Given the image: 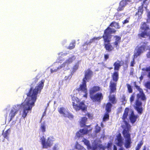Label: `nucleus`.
Segmentation results:
<instances>
[{
  "mask_svg": "<svg viewBox=\"0 0 150 150\" xmlns=\"http://www.w3.org/2000/svg\"><path fill=\"white\" fill-rule=\"evenodd\" d=\"M45 81L44 79L41 80L34 88L31 86L26 94L27 97L24 102L20 105H17L18 107H22L23 109L22 115L23 117L25 118L26 116L29 111L31 112L37 99L38 94L40 93L43 88Z\"/></svg>",
  "mask_w": 150,
  "mask_h": 150,
  "instance_id": "obj_1",
  "label": "nucleus"
},
{
  "mask_svg": "<svg viewBox=\"0 0 150 150\" xmlns=\"http://www.w3.org/2000/svg\"><path fill=\"white\" fill-rule=\"evenodd\" d=\"M129 111V108H126L122 117V119L125 122V127L122 130V134L124 137L125 138L124 146L126 149L130 148L132 143L131 134L129 133V131L131 130V126L125 120L128 116Z\"/></svg>",
  "mask_w": 150,
  "mask_h": 150,
  "instance_id": "obj_2",
  "label": "nucleus"
},
{
  "mask_svg": "<svg viewBox=\"0 0 150 150\" xmlns=\"http://www.w3.org/2000/svg\"><path fill=\"white\" fill-rule=\"evenodd\" d=\"M133 83L134 86L139 92V93L137 94V98L135 101L133 107L139 114L141 115L143 110L142 101L145 103L147 98L143 90L139 86L137 85L136 82H133Z\"/></svg>",
  "mask_w": 150,
  "mask_h": 150,
  "instance_id": "obj_3",
  "label": "nucleus"
},
{
  "mask_svg": "<svg viewBox=\"0 0 150 150\" xmlns=\"http://www.w3.org/2000/svg\"><path fill=\"white\" fill-rule=\"evenodd\" d=\"M116 31L114 29L108 27L104 30V34L102 36V38L103 39L104 47L106 50L109 52H111L114 49V46L111 45L110 43L111 38L110 35L115 33Z\"/></svg>",
  "mask_w": 150,
  "mask_h": 150,
  "instance_id": "obj_4",
  "label": "nucleus"
},
{
  "mask_svg": "<svg viewBox=\"0 0 150 150\" xmlns=\"http://www.w3.org/2000/svg\"><path fill=\"white\" fill-rule=\"evenodd\" d=\"M140 29L142 30L138 34V37L141 39L148 38L150 41V28L149 26L146 22H143L141 24Z\"/></svg>",
  "mask_w": 150,
  "mask_h": 150,
  "instance_id": "obj_5",
  "label": "nucleus"
},
{
  "mask_svg": "<svg viewBox=\"0 0 150 150\" xmlns=\"http://www.w3.org/2000/svg\"><path fill=\"white\" fill-rule=\"evenodd\" d=\"M87 118L86 117H82L80 122V125L81 127H85V129H80L76 134V135L77 137H79L83 136V135L86 134L91 132L92 129H90L89 130L88 129V127H90V126H86V123L87 120Z\"/></svg>",
  "mask_w": 150,
  "mask_h": 150,
  "instance_id": "obj_6",
  "label": "nucleus"
},
{
  "mask_svg": "<svg viewBox=\"0 0 150 150\" xmlns=\"http://www.w3.org/2000/svg\"><path fill=\"white\" fill-rule=\"evenodd\" d=\"M73 108L76 111L81 110L83 111L87 110V107L85 104L84 102L80 101V100L77 97L72 99Z\"/></svg>",
  "mask_w": 150,
  "mask_h": 150,
  "instance_id": "obj_7",
  "label": "nucleus"
},
{
  "mask_svg": "<svg viewBox=\"0 0 150 150\" xmlns=\"http://www.w3.org/2000/svg\"><path fill=\"white\" fill-rule=\"evenodd\" d=\"M42 148L48 149L53 144V142L55 141V139L53 136H50L47 139V140L44 136H42L40 139Z\"/></svg>",
  "mask_w": 150,
  "mask_h": 150,
  "instance_id": "obj_8",
  "label": "nucleus"
},
{
  "mask_svg": "<svg viewBox=\"0 0 150 150\" xmlns=\"http://www.w3.org/2000/svg\"><path fill=\"white\" fill-rule=\"evenodd\" d=\"M147 43L148 42H140V46L136 49V51L134 52L136 56H140L144 52L148 50L149 46Z\"/></svg>",
  "mask_w": 150,
  "mask_h": 150,
  "instance_id": "obj_9",
  "label": "nucleus"
},
{
  "mask_svg": "<svg viewBox=\"0 0 150 150\" xmlns=\"http://www.w3.org/2000/svg\"><path fill=\"white\" fill-rule=\"evenodd\" d=\"M78 92H82L84 93L83 97L87 98L88 97V90L86 82L82 81V82L79 85V87L76 89Z\"/></svg>",
  "mask_w": 150,
  "mask_h": 150,
  "instance_id": "obj_10",
  "label": "nucleus"
},
{
  "mask_svg": "<svg viewBox=\"0 0 150 150\" xmlns=\"http://www.w3.org/2000/svg\"><path fill=\"white\" fill-rule=\"evenodd\" d=\"M89 97L93 102L100 103L103 99V96L101 93H97L89 95Z\"/></svg>",
  "mask_w": 150,
  "mask_h": 150,
  "instance_id": "obj_11",
  "label": "nucleus"
},
{
  "mask_svg": "<svg viewBox=\"0 0 150 150\" xmlns=\"http://www.w3.org/2000/svg\"><path fill=\"white\" fill-rule=\"evenodd\" d=\"M93 75V72L90 69H88L85 71L84 76L82 81L85 82H88L91 79Z\"/></svg>",
  "mask_w": 150,
  "mask_h": 150,
  "instance_id": "obj_12",
  "label": "nucleus"
},
{
  "mask_svg": "<svg viewBox=\"0 0 150 150\" xmlns=\"http://www.w3.org/2000/svg\"><path fill=\"white\" fill-rule=\"evenodd\" d=\"M147 0H143V3H142L141 6L138 7V11L135 14V16L136 17V18L137 17V20H139L142 18L144 11L143 9L144 4Z\"/></svg>",
  "mask_w": 150,
  "mask_h": 150,
  "instance_id": "obj_13",
  "label": "nucleus"
},
{
  "mask_svg": "<svg viewBox=\"0 0 150 150\" xmlns=\"http://www.w3.org/2000/svg\"><path fill=\"white\" fill-rule=\"evenodd\" d=\"M101 90L99 86H94L90 88L89 90V95L95 94Z\"/></svg>",
  "mask_w": 150,
  "mask_h": 150,
  "instance_id": "obj_14",
  "label": "nucleus"
},
{
  "mask_svg": "<svg viewBox=\"0 0 150 150\" xmlns=\"http://www.w3.org/2000/svg\"><path fill=\"white\" fill-rule=\"evenodd\" d=\"M15 107H13L11 110L9 115V122L11 121L15 117L18 111V109Z\"/></svg>",
  "mask_w": 150,
  "mask_h": 150,
  "instance_id": "obj_15",
  "label": "nucleus"
},
{
  "mask_svg": "<svg viewBox=\"0 0 150 150\" xmlns=\"http://www.w3.org/2000/svg\"><path fill=\"white\" fill-rule=\"evenodd\" d=\"M124 64V61L117 60L113 64L114 70L115 71H118L120 69V67L123 65Z\"/></svg>",
  "mask_w": 150,
  "mask_h": 150,
  "instance_id": "obj_16",
  "label": "nucleus"
},
{
  "mask_svg": "<svg viewBox=\"0 0 150 150\" xmlns=\"http://www.w3.org/2000/svg\"><path fill=\"white\" fill-rule=\"evenodd\" d=\"M114 38H115V40L113 42V46L114 47L118 49L119 47V44L121 42V37L117 35H115L114 36Z\"/></svg>",
  "mask_w": 150,
  "mask_h": 150,
  "instance_id": "obj_17",
  "label": "nucleus"
},
{
  "mask_svg": "<svg viewBox=\"0 0 150 150\" xmlns=\"http://www.w3.org/2000/svg\"><path fill=\"white\" fill-rule=\"evenodd\" d=\"M139 117V116L137 115H135L133 111H132L129 117L130 122L132 124L135 123L137 121V119Z\"/></svg>",
  "mask_w": 150,
  "mask_h": 150,
  "instance_id": "obj_18",
  "label": "nucleus"
},
{
  "mask_svg": "<svg viewBox=\"0 0 150 150\" xmlns=\"http://www.w3.org/2000/svg\"><path fill=\"white\" fill-rule=\"evenodd\" d=\"M117 83L113 82H110L109 87L110 88V93H111L116 92V90Z\"/></svg>",
  "mask_w": 150,
  "mask_h": 150,
  "instance_id": "obj_19",
  "label": "nucleus"
},
{
  "mask_svg": "<svg viewBox=\"0 0 150 150\" xmlns=\"http://www.w3.org/2000/svg\"><path fill=\"white\" fill-rule=\"evenodd\" d=\"M112 78L113 81L117 82L119 79L118 71H115L112 75Z\"/></svg>",
  "mask_w": 150,
  "mask_h": 150,
  "instance_id": "obj_20",
  "label": "nucleus"
},
{
  "mask_svg": "<svg viewBox=\"0 0 150 150\" xmlns=\"http://www.w3.org/2000/svg\"><path fill=\"white\" fill-rule=\"evenodd\" d=\"M109 100L110 103L112 104H115L117 103L115 95H110L108 96Z\"/></svg>",
  "mask_w": 150,
  "mask_h": 150,
  "instance_id": "obj_21",
  "label": "nucleus"
},
{
  "mask_svg": "<svg viewBox=\"0 0 150 150\" xmlns=\"http://www.w3.org/2000/svg\"><path fill=\"white\" fill-rule=\"evenodd\" d=\"M98 148L100 149L105 150L106 149V147L103 146L101 144H95L93 146L92 150H96Z\"/></svg>",
  "mask_w": 150,
  "mask_h": 150,
  "instance_id": "obj_22",
  "label": "nucleus"
},
{
  "mask_svg": "<svg viewBox=\"0 0 150 150\" xmlns=\"http://www.w3.org/2000/svg\"><path fill=\"white\" fill-rule=\"evenodd\" d=\"M112 106V104L109 102L107 103L105 105V110L106 112H110L111 111V108Z\"/></svg>",
  "mask_w": 150,
  "mask_h": 150,
  "instance_id": "obj_23",
  "label": "nucleus"
},
{
  "mask_svg": "<svg viewBox=\"0 0 150 150\" xmlns=\"http://www.w3.org/2000/svg\"><path fill=\"white\" fill-rule=\"evenodd\" d=\"M67 108H66L64 107H61L58 108V111L59 113L61 115H62L64 116L68 112L67 110Z\"/></svg>",
  "mask_w": 150,
  "mask_h": 150,
  "instance_id": "obj_24",
  "label": "nucleus"
},
{
  "mask_svg": "<svg viewBox=\"0 0 150 150\" xmlns=\"http://www.w3.org/2000/svg\"><path fill=\"white\" fill-rule=\"evenodd\" d=\"M109 26L112 27H114L116 29H119L120 28L118 23L116 22L115 21H113L111 22L109 25Z\"/></svg>",
  "mask_w": 150,
  "mask_h": 150,
  "instance_id": "obj_25",
  "label": "nucleus"
},
{
  "mask_svg": "<svg viewBox=\"0 0 150 150\" xmlns=\"http://www.w3.org/2000/svg\"><path fill=\"white\" fill-rule=\"evenodd\" d=\"M144 86L146 88V92L150 93V81H147L144 84Z\"/></svg>",
  "mask_w": 150,
  "mask_h": 150,
  "instance_id": "obj_26",
  "label": "nucleus"
},
{
  "mask_svg": "<svg viewBox=\"0 0 150 150\" xmlns=\"http://www.w3.org/2000/svg\"><path fill=\"white\" fill-rule=\"evenodd\" d=\"M76 59V57L74 55L72 56L71 57L67 59L66 62L65 63L68 64H70L72 63Z\"/></svg>",
  "mask_w": 150,
  "mask_h": 150,
  "instance_id": "obj_27",
  "label": "nucleus"
},
{
  "mask_svg": "<svg viewBox=\"0 0 150 150\" xmlns=\"http://www.w3.org/2000/svg\"><path fill=\"white\" fill-rule=\"evenodd\" d=\"M76 44V41L75 40L71 42L69 46L67 48L70 50H72L74 48Z\"/></svg>",
  "mask_w": 150,
  "mask_h": 150,
  "instance_id": "obj_28",
  "label": "nucleus"
},
{
  "mask_svg": "<svg viewBox=\"0 0 150 150\" xmlns=\"http://www.w3.org/2000/svg\"><path fill=\"white\" fill-rule=\"evenodd\" d=\"M10 132V129H8L6 130L4 133L2 134V135L6 139H8V136L9 135Z\"/></svg>",
  "mask_w": 150,
  "mask_h": 150,
  "instance_id": "obj_29",
  "label": "nucleus"
},
{
  "mask_svg": "<svg viewBox=\"0 0 150 150\" xmlns=\"http://www.w3.org/2000/svg\"><path fill=\"white\" fill-rule=\"evenodd\" d=\"M108 112H105L103 118V121H106L109 120V115Z\"/></svg>",
  "mask_w": 150,
  "mask_h": 150,
  "instance_id": "obj_30",
  "label": "nucleus"
},
{
  "mask_svg": "<svg viewBox=\"0 0 150 150\" xmlns=\"http://www.w3.org/2000/svg\"><path fill=\"white\" fill-rule=\"evenodd\" d=\"M142 70L143 71H146L148 72L147 74V76L148 78L150 79V66L147 67L146 68H142Z\"/></svg>",
  "mask_w": 150,
  "mask_h": 150,
  "instance_id": "obj_31",
  "label": "nucleus"
},
{
  "mask_svg": "<svg viewBox=\"0 0 150 150\" xmlns=\"http://www.w3.org/2000/svg\"><path fill=\"white\" fill-rule=\"evenodd\" d=\"M143 144V140H141L137 144L135 148V150H139Z\"/></svg>",
  "mask_w": 150,
  "mask_h": 150,
  "instance_id": "obj_32",
  "label": "nucleus"
},
{
  "mask_svg": "<svg viewBox=\"0 0 150 150\" xmlns=\"http://www.w3.org/2000/svg\"><path fill=\"white\" fill-rule=\"evenodd\" d=\"M40 129L42 133H44L45 132L46 125L45 123H42L41 124Z\"/></svg>",
  "mask_w": 150,
  "mask_h": 150,
  "instance_id": "obj_33",
  "label": "nucleus"
},
{
  "mask_svg": "<svg viewBox=\"0 0 150 150\" xmlns=\"http://www.w3.org/2000/svg\"><path fill=\"white\" fill-rule=\"evenodd\" d=\"M64 117H67L69 119H73L74 118V116L72 114L68 111Z\"/></svg>",
  "mask_w": 150,
  "mask_h": 150,
  "instance_id": "obj_34",
  "label": "nucleus"
},
{
  "mask_svg": "<svg viewBox=\"0 0 150 150\" xmlns=\"http://www.w3.org/2000/svg\"><path fill=\"white\" fill-rule=\"evenodd\" d=\"M126 86L127 87L128 93H132L133 92V89L132 86L128 83H127Z\"/></svg>",
  "mask_w": 150,
  "mask_h": 150,
  "instance_id": "obj_35",
  "label": "nucleus"
},
{
  "mask_svg": "<svg viewBox=\"0 0 150 150\" xmlns=\"http://www.w3.org/2000/svg\"><path fill=\"white\" fill-rule=\"evenodd\" d=\"M138 56H136L135 55V53L133 55V58L130 64V66L133 67L134 66V64H135V59L137 58Z\"/></svg>",
  "mask_w": 150,
  "mask_h": 150,
  "instance_id": "obj_36",
  "label": "nucleus"
},
{
  "mask_svg": "<svg viewBox=\"0 0 150 150\" xmlns=\"http://www.w3.org/2000/svg\"><path fill=\"white\" fill-rule=\"evenodd\" d=\"M75 147L76 149L78 150L81 149V150H86L85 148H83L80 144H79L78 142H77L76 143Z\"/></svg>",
  "mask_w": 150,
  "mask_h": 150,
  "instance_id": "obj_37",
  "label": "nucleus"
},
{
  "mask_svg": "<svg viewBox=\"0 0 150 150\" xmlns=\"http://www.w3.org/2000/svg\"><path fill=\"white\" fill-rule=\"evenodd\" d=\"M82 141L83 142L84 144L86 145L88 147H90V148H91V146H90V142L89 141L86 139L84 138Z\"/></svg>",
  "mask_w": 150,
  "mask_h": 150,
  "instance_id": "obj_38",
  "label": "nucleus"
},
{
  "mask_svg": "<svg viewBox=\"0 0 150 150\" xmlns=\"http://www.w3.org/2000/svg\"><path fill=\"white\" fill-rule=\"evenodd\" d=\"M129 2V0H122L120 2V5L125 7L127 4Z\"/></svg>",
  "mask_w": 150,
  "mask_h": 150,
  "instance_id": "obj_39",
  "label": "nucleus"
},
{
  "mask_svg": "<svg viewBox=\"0 0 150 150\" xmlns=\"http://www.w3.org/2000/svg\"><path fill=\"white\" fill-rule=\"evenodd\" d=\"M79 62L76 63L73 66L72 70L74 72L75 71L79 68Z\"/></svg>",
  "mask_w": 150,
  "mask_h": 150,
  "instance_id": "obj_40",
  "label": "nucleus"
},
{
  "mask_svg": "<svg viewBox=\"0 0 150 150\" xmlns=\"http://www.w3.org/2000/svg\"><path fill=\"white\" fill-rule=\"evenodd\" d=\"M40 76L38 75H37L33 79V83H36L38 81L39 79H40Z\"/></svg>",
  "mask_w": 150,
  "mask_h": 150,
  "instance_id": "obj_41",
  "label": "nucleus"
},
{
  "mask_svg": "<svg viewBox=\"0 0 150 150\" xmlns=\"http://www.w3.org/2000/svg\"><path fill=\"white\" fill-rule=\"evenodd\" d=\"M135 98V93H134L131 95L129 98V101L131 103H132L133 102Z\"/></svg>",
  "mask_w": 150,
  "mask_h": 150,
  "instance_id": "obj_42",
  "label": "nucleus"
},
{
  "mask_svg": "<svg viewBox=\"0 0 150 150\" xmlns=\"http://www.w3.org/2000/svg\"><path fill=\"white\" fill-rule=\"evenodd\" d=\"M102 38V37H94L92 39H91V41L92 42H95V40H99L100 39Z\"/></svg>",
  "mask_w": 150,
  "mask_h": 150,
  "instance_id": "obj_43",
  "label": "nucleus"
},
{
  "mask_svg": "<svg viewBox=\"0 0 150 150\" xmlns=\"http://www.w3.org/2000/svg\"><path fill=\"white\" fill-rule=\"evenodd\" d=\"M53 150H59V147L58 144H55L52 148Z\"/></svg>",
  "mask_w": 150,
  "mask_h": 150,
  "instance_id": "obj_44",
  "label": "nucleus"
},
{
  "mask_svg": "<svg viewBox=\"0 0 150 150\" xmlns=\"http://www.w3.org/2000/svg\"><path fill=\"white\" fill-rule=\"evenodd\" d=\"M112 145V142H108L107 144V145L106 146V149H111Z\"/></svg>",
  "mask_w": 150,
  "mask_h": 150,
  "instance_id": "obj_45",
  "label": "nucleus"
},
{
  "mask_svg": "<svg viewBox=\"0 0 150 150\" xmlns=\"http://www.w3.org/2000/svg\"><path fill=\"white\" fill-rule=\"evenodd\" d=\"M101 129L100 127L98 126H97L96 127L95 129V132L96 133H97L98 132H99L100 130Z\"/></svg>",
  "mask_w": 150,
  "mask_h": 150,
  "instance_id": "obj_46",
  "label": "nucleus"
},
{
  "mask_svg": "<svg viewBox=\"0 0 150 150\" xmlns=\"http://www.w3.org/2000/svg\"><path fill=\"white\" fill-rule=\"evenodd\" d=\"M117 141L122 140V138L120 133H119L117 136Z\"/></svg>",
  "mask_w": 150,
  "mask_h": 150,
  "instance_id": "obj_47",
  "label": "nucleus"
},
{
  "mask_svg": "<svg viewBox=\"0 0 150 150\" xmlns=\"http://www.w3.org/2000/svg\"><path fill=\"white\" fill-rule=\"evenodd\" d=\"M109 55L108 54H104V61H106L109 58Z\"/></svg>",
  "mask_w": 150,
  "mask_h": 150,
  "instance_id": "obj_48",
  "label": "nucleus"
},
{
  "mask_svg": "<svg viewBox=\"0 0 150 150\" xmlns=\"http://www.w3.org/2000/svg\"><path fill=\"white\" fill-rule=\"evenodd\" d=\"M124 7L122 6L120 4H119V6L118 7L117 9V10L118 11H121L123 10V8Z\"/></svg>",
  "mask_w": 150,
  "mask_h": 150,
  "instance_id": "obj_49",
  "label": "nucleus"
},
{
  "mask_svg": "<svg viewBox=\"0 0 150 150\" xmlns=\"http://www.w3.org/2000/svg\"><path fill=\"white\" fill-rule=\"evenodd\" d=\"M92 43V42H91V39H90L89 41H87L85 42L83 45V46H84L86 45H88Z\"/></svg>",
  "mask_w": 150,
  "mask_h": 150,
  "instance_id": "obj_50",
  "label": "nucleus"
},
{
  "mask_svg": "<svg viewBox=\"0 0 150 150\" xmlns=\"http://www.w3.org/2000/svg\"><path fill=\"white\" fill-rule=\"evenodd\" d=\"M146 75V74L144 72H142L140 76L139 77L140 81H142L144 78V76Z\"/></svg>",
  "mask_w": 150,
  "mask_h": 150,
  "instance_id": "obj_51",
  "label": "nucleus"
},
{
  "mask_svg": "<svg viewBox=\"0 0 150 150\" xmlns=\"http://www.w3.org/2000/svg\"><path fill=\"white\" fill-rule=\"evenodd\" d=\"M147 18L146 20V22L147 23L150 22V12L148 13L147 15Z\"/></svg>",
  "mask_w": 150,
  "mask_h": 150,
  "instance_id": "obj_52",
  "label": "nucleus"
},
{
  "mask_svg": "<svg viewBox=\"0 0 150 150\" xmlns=\"http://www.w3.org/2000/svg\"><path fill=\"white\" fill-rule=\"evenodd\" d=\"M122 140L118 141V142L117 143V144L118 146L121 147L122 146Z\"/></svg>",
  "mask_w": 150,
  "mask_h": 150,
  "instance_id": "obj_53",
  "label": "nucleus"
},
{
  "mask_svg": "<svg viewBox=\"0 0 150 150\" xmlns=\"http://www.w3.org/2000/svg\"><path fill=\"white\" fill-rule=\"evenodd\" d=\"M62 67H58L57 69H50V71L51 73H53L54 72H55L58 70V69H59L60 68H61Z\"/></svg>",
  "mask_w": 150,
  "mask_h": 150,
  "instance_id": "obj_54",
  "label": "nucleus"
},
{
  "mask_svg": "<svg viewBox=\"0 0 150 150\" xmlns=\"http://www.w3.org/2000/svg\"><path fill=\"white\" fill-rule=\"evenodd\" d=\"M121 99L123 102L125 101H126V97L124 95H123L121 98Z\"/></svg>",
  "mask_w": 150,
  "mask_h": 150,
  "instance_id": "obj_55",
  "label": "nucleus"
},
{
  "mask_svg": "<svg viewBox=\"0 0 150 150\" xmlns=\"http://www.w3.org/2000/svg\"><path fill=\"white\" fill-rule=\"evenodd\" d=\"M129 21L127 19L125 20L124 21L122 22V23L123 24H125L128 23H129Z\"/></svg>",
  "mask_w": 150,
  "mask_h": 150,
  "instance_id": "obj_56",
  "label": "nucleus"
},
{
  "mask_svg": "<svg viewBox=\"0 0 150 150\" xmlns=\"http://www.w3.org/2000/svg\"><path fill=\"white\" fill-rule=\"evenodd\" d=\"M86 115H87L89 118H92V116L89 113H87L86 114Z\"/></svg>",
  "mask_w": 150,
  "mask_h": 150,
  "instance_id": "obj_57",
  "label": "nucleus"
},
{
  "mask_svg": "<svg viewBox=\"0 0 150 150\" xmlns=\"http://www.w3.org/2000/svg\"><path fill=\"white\" fill-rule=\"evenodd\" d=\"M142 150H149L145 146H144Z\"/></svg>",
  "mask_w": 150,
  "mask_h": 150,
  "instance_id": "obj_58",
  "label": "nucleus"
},
{
  "mask_svg": "<svg viewBox=\"0 0 150 150\" xmlns=\"http://www.w3.org/2000/svg\"><path fill=\"white\" fill-rule=\"evenodd\" d=\"M113 150H117V147L115 145H113Z\"/></svg>",
  "mask_w": 150,
  "mask_h": 150,
  "instance_id": "obj_59",
  "label": "nucleus"
},
{
  "mask_svg": "<svg viewBox=\"0 0 150 150\" xmlns=\"http://www.w3.org/2000/svg\"><path fill=\"white\" fill-rule=\"evenodd\" d=\"M120 147L119 148L118 150H124V149L123 147H122V146Z\"/></svg>",
  "mask_w": 150,
  "mask_h": 150,
  "instance_id": "obj_60",
  "label": "nucleus"
},
{
  "mask_svg": "<svg viewBox=\"0 0 150 150\" xmlns=\"http://www.w3.org/2000/svg\"><path fill=\"white\" fill-rule=\"evenodd\" d=\"M68 76H66L65 77V79L67 80V79H68Z\"/></svg>",
  "mask_w": 150,
  "mask_h": 150,
  "instance_id": "obj_61",
  "label": "nucleus"
},
{
  "mask_svg": "<svg viewBox=\"0 0 150 150\" xmlns=\"http://www.w3.org/2000/svg\"><path fill=\"white\" fill-rule=\"evenodd\" d=\"M19 150H23V148L21 147L19 149Z\"/></svg>",
  "mask_w": 150,
  "mask_h": 150,
  "instance_id": "obj_62",
  "label": "nucleus"
},
{
  "mask_svg": "<svg viewBox=\"0 0 150 150\" xmlns=\"http://www.w3.org/2000/svg\"><path fill=\"white\" fill-rule=\"evenodd\" d=\"M5 118L6 119H7V114H6L5 115Z\"/></svg>",
  "mask_w": 150,
  "mask_h": 150,
  "instance_id": "obj_63",
  "label": "nucleus"
},
{
  "mask_svg": "<svg viewBox=\"0 0 150 150\" xmlns=\"http://www.w3.org/2000/svg\"><path fill=\"white\" fill-rule=\"evenodd\" d=\"M108 69H109V70H111V69H112V67H109L108 68Z\"/></svg>",
  "mask_w": 150,
  "mask_h": 150,
  "instance_id": "obj_64",
  "label": "nucleus"
}]
</instances>
